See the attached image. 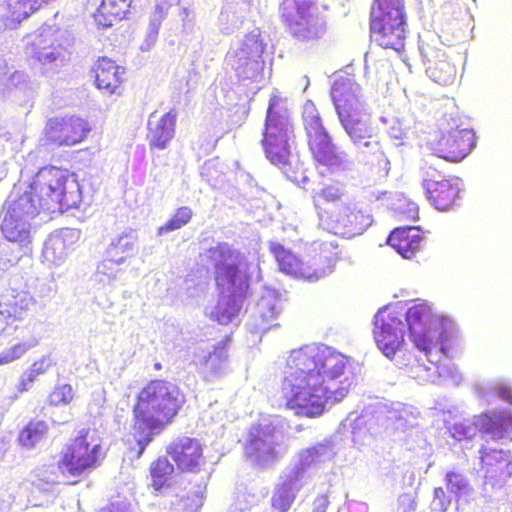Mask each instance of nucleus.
Listing matches in <instances>:
<instances>
[{"mask_svg": "<svg viewBox=\"0 0 512 512\" xmlns=\"http://www.w3.org/2000/svg\"><path fill=\"white\" fill-rule=\"evenodd\" d=\"M159 29L158 27L148 25L145 39L140 46L142 51H149L155 45L158 39Z\"/></svg>", "mask_w": 512, "mask_h": 512, "instance_id": "obj_58", "label": "nucleus"}, {"mask_svg": "<svg viewBox=\"0 0 512 512\" xmlns=\"http://www.w3.org/2000/svg\"><path fill=\"white\" fill-rule=\"evenodd\" d=\"M168 454L181 471L195 472L202 461V446L197 439L183 437L172 442Z\"/></svg>", "mask_w": 512, "mask_h": 512, "instance_id": "obj_28", "label": "nucleus"}, {"mask_svg": "<svg viewBox=\"0 0 512 512\" xmlns=\"http://www.w3.org/2000/svg\"><path fill=\"white\" fill-rule=\"evenodd\" d=\"M174 471V466L166 457H160L151 464L150 473L152 486L159 491Z\"/></svg>", "mask_w": 512, "mask_h": 512, "instance_id": "obj_41", "label": "nucleus"}, {"mask_svg": "<svg viewBox=\"0 0 512 512\" xmlns=\"http://www.w3.org/2000/svg\"><path fill=\"white\" fill-rule=\"evenodd\" d=\"M450 436L458 442L469 443L479 432L491 440L505 436L512 440V412L510 410L492 411L481 414L474 420L463 419L448 427Z\"/></svg>", "mask_w": 512, "mask_h": 512, "instance_id": "obj_11", "label": "nucleus"}, {"mask_svg": "<svg viewBox=\"0 0 512 512\" xmlns=\"http://www.w3.org/2000/svg\"><path fill=\"white\" fill-rule=\"evenodd\" d=\"M262 135L261 143L266 158L279 167L291 182L305 186L309 179L292 154L295 134L290 112L285 101L277 95L269 100Z\"/></svg>", "mask_w": 512, "mask_h": 512, "instance_id": "obj_6", "label": "nucleus"}, {"mask_svg": "<svg viewBox=\"0 0 512 512\" xmlns=\"http://www.w3.org/2000/svg\"><path fill=\"white\" fill-rule=\"evenodd\" d=\"M51 364L52 362L48 357H43L41 360L34 362L30 370L27 372V380L35 381L39 375L44 374L49 369Z\"/></svg>", "mask_w": 512, "mask_h": 512, "instance_id": "obj_53", "label": "nucleus"}, {"mask_svg": "<svg viewBox=\"0 0 512 512\" xmlns=\"http://www.w3.org/2000/svg\"><path fill=\"white\" fill-rule=\"evenodd\" d=\"M47 0H0V18H5L9 23L5 25L14 28L33 12L38 10Z\"/></svg>", "mask_w": 512, "mask_h": 512, "instance_id": "obj_33", "label": "nucleus"}, {"mask_svg": "<svg viewBox=\"0 0 512 512\" xmlns=\"http://www.w3.org/2000/svg\"><path fill=\"white\" fill-rule=\"evenodd\" d=\"M29 188L34 190L44 210L50 213L74 208L81 199L76 179L67 170L55 166L41 168Z\"/></svg>", "mask_w": 512, "mask_h": 512, "instance_id": "obj_7", "label": "nucleus"}, {"mask_svg": "<svg viewBox=\"0 0 512 512\" xmlns=\"http://www.w3.org/2000/svg\"><path fill=\"white\" fill-rule=\"evenodd\" d=\"M367 424L369 425L368 431L371 434H373V432H371V430H372V419L367 420L366 419V415H361L360 417H358L355 420L354 425L352 427V434H353L354 441H357L358 439L362 438L361 426L362 425H367Z\"/></svg>", "mask_w": 512, "mask_h": 512, "instance_id": "obj_59", "label": "nucleus"}, {"mask_svg": "<svg viewBox=\"0 0 512 512\" xmlns=\"http://www.w3.org/2000/svg\"><path fill=\"white\" fill-rule=\"evenodd\" d=\"M307 483L302 480V476L288 469H284L279 477V482L275 485L271 497L273 509L279 512H288L294 503L297 494Z\"/></svg>", "mask_w": 512, "mask_h": 512, "instance_id": "obj_26", "label": "nucleus"}, {"mask_svg": "<svg viewBox=\"0 0 512 512\" xmlns=\"http://www.w3.org/2000/svg\"><path fill=\"white\" fill-rule=\"evenodd\" d=\"M327 495H320L313 501V512H326L329 506Z\"/></svg>", "mask_w": 512, "mask_h": 512, "instance_id": "obj_61", "label": "nucleus"}, {"mask_svg": "<svg viewBox=\"0 0 512 512\" xmlns=\"http://www.w3.org/2000/svg\"><path fill=\"white\" fill-rule=\"evenodd\" d=\"M74 390L69 384H58L49 394L48 400L51 405H67L74 398Z\"/></svg>", "mask_w": 512, "mask_h": 512, "instance_id": "obj_46", "label": "nucleus"}, {"mask_svg": "<svg viewBox=\"0 0 512 512\" xmlns=\"http://www.w3.org/2000/svg\"><path fill=\"white\" fill-rule=\"evenodd\" d=\"M302 117L306 134L324 126L315 104L310 100L303 106Z\"/></svg>", "mask_w": 512, "mask_h": 512, "instance_id": "obj_45", "label": "nucleus"}, {"mask_svg": "<svg viewBox=\"0 0 512 512\" xmlns=\"http://www.w3.org/2000/svg\"><path fill=\"white\" fill-rule=\"evenodd\" d=\"M269 250L274 256L280 271L297 279L316 282L330 275L335 267L334 257L327 258V265L315 268L313 265L301 262L295 254L278 242H269Z\"/></svg>", "mask_w": 512, "mask_h": 512, "instance_id": "obj_18", "label": "nucleus"}, {"mask_svg": "<svg viewBox=\"0 0 512 512\" xmlns=\"http://www.w3.org/2000/svg\"><path fill=\"white\" fill-rule=\"evenodd\" d=\"M184 402L180 389L165 380H153L141 390L133 409L137 458L141 457L153 437L161 432L164 424L176 416Z\"/></svg>", "mask_w": 512, "mask_h": 512, "instance_id": "obj_5", "label": "nucleus"}, {"mask_svg": "<svg viewBox=\"0 0 512 512\" xmlns=\"http://www.w3.org/2000/svg\"><path fill=\"white\" fill-rule=\"evenodd\" d=\"M56 234L69 248L81 237V231L76 228H63L59 232H56Z\"/></svg>", "mask_w": 512, "mask_h": 512, "instance_id": "obj_54", "label": "nucleus"}, {"mask_svg": "<svg viewBox=\"0 0 512 512\" xmlns=\"http://www.w3.org/2000/svg\"><path fill=\"white\" fill-rule=\"evenodd\" d=\"M101 512H132L131 503L121 496H116Z\"/></svg>", "mask_w": 512, "mask_h": 512, "instance_id": "obj_52", "label": "nucleus"}, {"mask_svg": "<svg viewBox=\"0 0 512 512\" xmlns=\"http://www.w3.org/2000/svg\"><path fill=\"white\" fill-rule=\"evenodd\" d=\"M419 52L426 74L432 81L444 86L453 83L456 77V68L448 60L444 50L432 42L421 41Z\"/></svg>", "mask_w": 512, "mask_h": 512, "instance_id": "obj_23", "label": "nucleus"}, {"mask_svg": "<svg viewBox=\"0 0 512 512\" xmlns=\"http://www.w3.org/2000/svg\"><path fill=\"white\" fill-rule=\"evenodd\" d=\"M38 344L36 339H30L28 342L18 343L13 347L9 348V352L11 356L14 357L15 360L21 358L28 350L32 347H35Z\"/></svg>", "mask_w": 512, "mask_h": 512, "instance_id": "obj_56", "label": "nucleus"}, {"mask_svg": "<svg viewBox=\"0 0 512 512\" xmlns=\"http://www.w3.org/2000/svg\"><path fill=\"white\" fill-rule=\"evenodd\" d=\"M406 320L409 339L415 348L424 353L429 365L422 359H415L413 363L403 360L404 364L400 367L406 366L409 376L419 383H435L448 376L453 382H460L462 377L456 369L439 365L443 344L438 350V341L447 338L452 330V320L434 313L427 302L410 306L406 311Z\"/></svg>", "mask_w": 512, "mask_h": 512, "instance_id": "obj_4", "label": "nucleus"}, {"mask_svg": "<svg viewBox=\"0 0 512 512\" xmlns=\"http://www.w3.org/2000/svg\"><path fill=\"white\" fill-rule=\"evenodd\" d=\"M335 455L334 445L331 440L324 439L308 448L302 449L297 454V460L294 464L286 467L302 476V480L308 483L310 472L319 464L331 460Z\"/></svg>", "mask_w": 512, "mask_h": 512, "instance_id": "obj_25", "label": "nucleus"}, {"mask_svg": "<svg viewBox=\"0 0 512 512\" xmlns=\"http://www.w3.org/2000/svg\"><path fill=\"white\" fill-rule=\"evenodd\" d=\"M406 28L404 0H374L370 13L372 41L399 52L405 46Z\"/></svg>", "mask_w": 512, "mask_h": 512, "instance_id": "obj_8", "label": "nucleus"}, {"mask_svg": "<svg viewBox=\"0 0 512 512\" xmlns=\"http://www.w3.org/2000/svg\"><path fill=\"white\" fill-rule=\"evenodd\" d=\"M260 299L253 308L247 321V328L253 334H264L277 327V317L282 311V301L275 289L261 285Z\"/></svg>", "mask_w": 512, "mask_h": 512, "instance_id": "obj_22", "label": "nucleus"}, {"mask_svg": "<svg viewBox=\"0 0 512 512\" xmlns=\"http://www.w3.org/2000/svg\"><path fill=\"white\" fill-rule=\"evenodd\" d=\"M138 251V233L132 228H125L121 233L114 235L106 246V254L117 264H123L129 257Z\"/></svg>", "mask_w": 512, "mask_h": 512, "instance_id": "obj_32", "label": "nucleus"}, {"mask_svg": "<svg viewBox=\"0 0 512 512\" xmlns=\"http://www.w3.org/2000/svg\"><path fill=\"white\" fill-rule=\"evenodd\" d=\"M20 256L13 252V248L8 243L0 244V270L4 271L16 264Z\"/></svg>", "mask_w": 512, "mask_h": 512, "instance_id": "obj_48", "label": "nucleus"}, {"mask_svg": "<svg viewBox=\"0 0 512 512\" xmlns=\"http://www.w3.org/2000/svg\"><path fill=\"white\" fill-rule=\"evenodd\" d=\"M170 7L171 5L166 2L158 3L150 16L149 25L160 28L161 23L167 16Z\"/></svg>", "mask_w": 512, "mask_h": 512, "instance_id": "obj_51", "label": "nucleus"}, {"mask_svg": "<svg viewBox=\"0 0 512 512\" xmlns=\"http://www.w3.org/2000/svg\"><path fill=\"white\" fill-rule=\"evenodd\" d=\"M30 228L29 220L5 212L1 223V231L8 242L18 243L21 248L28 250L31 238Z\"/></svg>", "mask_w": 512, "mask_h": 512, "instance_id": "obj_34", "label": "nucleus"}, {"mask_svg": "<svg viewBox=\"0 0 512 512\" xmlns=\"http://www.w3.org/2000/svg\"><path fill=\"white\" fill-rule=\"evenodd\" d=\"M100 452L101 443L96 431L81 429L64 452L59 469L63 474L79 477L97 466Z\"/></svg>", "mask_w": 512, "mask_h": 512, "instance_id": "obj_13", "label": "nucleus"}, {"mask_svg": "<svg viewBox=\"0 0 512 512\" xmlns=\"http://www.w3.org/2000/svg\"><path fill=\"white\" fill-rule=\"evenodd\" d=\"M395 211L399 213L404 219L415 221L418 219L419 207L415 202L405 201L399 204Z\"/></svg>", "mask_w": 512, "mask_h": 512, "instance_id": "obj_50", "label": "nucleus"}, {"mask_svg": "<svg viewBox=\"0 0 512 512\" xmlns=\"http://www.w3.org/2000/svg\"><path fill=\"white\" fill-rule=\"evenodd\" d=\"M285 452L283 433L275 424L263 419L250 428L245 454L252 463L267 467L281 458Z\"/></svg>", "mask_w": 512, "mask_h": 512, "instance_id": "obj_12", "label": "nucleus"}, {"mask_svg": "<svg viewBox=\"0 0 512 512\" xmlns=\"http://www.w3.org/2000/svg\"><path fill=\"white\" fill-rule=\"evenodd\" d=\"M451 504V498L446 495L443 488L434 489V497L431 501V509L435 512H446Z\"/></svg>", "mask_w": 512, "mask_h": 512, "instance_id": "obj_49", "label": "nucleus"}, {"mask_svg": "<svg viewBox=\"0 0 512 512\" xmlns=\"http://www.w3.org/2000/svg\"><path fill=\"white\" fill-rule=\"evenodd\" d=\"M131 3L132 0H102L93 14L96 24L102 28L113 26L114 22L125 18Z\"/></svg>", "mask_w": 512, "mask_h": 512, "instance_id": "obj_37", "label": "nucleus"}, {"mask_svg": "<svg viewBox=\"0 0 512 512\" xmlns=\"http://www.w3.org/2000/svg\"><path fill=\"white\" fill-rule=\"evenodd\" d=\"M47 424L44 421H31L19 434V443L27 448H32L47 432Z\"/></svg>", "mask_w": 512, "mask_h": 512, "instance_id": "obj_42", "label": "nucleus"}, {"mask_svg": "<svg viewBox=\"0 0 512 512\" xmlns=\"http://www.w3.org/2000/svg\"><path fill=\"white\" fill-rule=\"evenodd\" d=\"M489 390L502 400L512 404V389L505 383H499L489 387Z\"/></svg>", "mask_w": 512, "mask_h": 512, "instance_id": "obj_57", "label": "nucleus"}, {"mask_svg": "<svg viewBox=\"0 0 512 512\" xmlns=\"http://www.w3.org/2000/svg\"><path fill=\"white\" fill-rule=\"evenodd\" d=\"M27 78L28 76L25 72L7 68L6 71L0 74V83L7 88L17 87L20 84H24Z\"/></svg>", "mask_w": 512, "mask_h": 512, "instance_id": "obj_47", "label": "nucleus"}, {"mask_svg": "<svg viewBox=\"0 0 512 512\" xmlns=\"http://www.w3.org/2000/svg\"><path fill=\"white\" fill-rule=\"evenodd\" d=\"M6 212L16 216H20L31 221L40 211H45L39 198L36 197L34 190L28 187L23 194L19 196L10 195L7 200Z\"/></svg>", "mask_w": 512, "mask_h": 512, "instance_id": "obj_35", "label": "nucleus"}, {"mask_svg": "<svg viewBox=\"0 0 512 512\" xmlns=\"http://www.w3.org/2000/svg\"><path fill=\"white\" fill-rule=\"evenodd\" d=\"M215 269L220 290L217 303L206 308V315L220 325L232 323L240 314L246 298L261 281V269L227 243H218L204 253Z\"/></svg>", "mask_w": 512, "mask_h": 512, "instance_id": "obj_3", "label": "nucleus"}, {"mask_svg": "<svg viewBox=\"0 0 512 512\" xmlns=\"http://www.w3.org/2000/svg\"><path fill=\"white\" fill-rule=\"evenodd\" d=\"M178 16L182 24H184L187 20H194L193 12L186 7L180 9Z\"/></svg>", "mask_w": 512, "mask_h": 512, "instance_id": "obj_64", "label": "nucleus"}, {"mask_svg": "<svg viewBox=\"0 0 512 512\" xmlns=\"http://www.w3.org/2000/svg\"><path fill=\"white\" fill-rule=\"evenodd\" d=\"M407 414V410L406 409H402L398 416H396V413H392V415L389 417V419H392V418H395L396 420V428L399 429V428H406V427H412L413 424L412 423H408L407 421H405V423L403 422L404 421V416Z\"/></svg>", "mask_w": 512, "mask_h": 512, "instance_id": "obj_62", "label": "nucleus"}, {"mask_svg": "<svg viewBox=\"0 0 512 512\" xmlns=\"http://www.w3.org/2000/svg\"><path fill=\"white\" fill-rule=\"evenodd\" d=\"M266 38L259 28H255L243 39L232 43L226 55V63L239 80L258 81L262 78Z\"/></svg>", "mask_w": 512, "mask_h": 512, "instance_id": "obj_10", "label": "nucleus"}, {"mask_svg": "<svg viewBox=\"0 0 512 512\" xmlns=\"http://www.w3.org/2000/svg\"><path fill=\"white\" fill-rule=\"evenodd\" d=\"M475 145V134L471 129H454L430 142L433 154L450 162L462 161Z\"/></svg>", "mask_w": 512, "mask_h": 512, "instance_id": "obj_21", "label": "nucleus"}, {"mask_svg": "<svg viewBox=\"0 0 512 512\" xmlns=\"http://www.w3.org/2000/svg\"><path fill=\"white\" fill-rule=\"evenodd\" d=\"M73 41L67 30L43 28L28 43L26 54L38 63L43 74L54 75L70 60Z\"/></svg>", "mask_w": 512, "mask_h": 512, "instance_id": "obj_9", "label": "nucleus"}, {"mask_svg": "<svg viewBox=\"0 0 512 512\" xmlns=\"http://www.w3.org/2000/svg\"><path fill=\"white\" fill-rule=\"evenodd\" d=\"M280 16L292 36L299 41L317 40L326 32L325 17L318 11L315 1L310 5L298 6L290 16Z\"/></svg>", "mask_w": 512, "mask_h": 512, "instance_id": "obj_20", "label": "nucleus"}, {"mask_svg": "<svg viewBox=\"0 0 512 512\" xmlns=\"http://www.w3.org/2000/svg\"><path fill=\"white\" fill-rule=\"evenodd\" d=\"M119 69L113 60L107 57L99 58L93 66L97 88L113 94L121 82Z\"/></svg>", "mask_w": 512, "mask_h": 512, "instance_id": "obj_36", "label": "nucleus"}, {"mask_svg": "<svg viewBox=\"0 0 512 512\" xmlns=\"http://www.w3.org/2000/svg\"><path fill=\"white\" fill-rule=\"evenodd\" d=\"M90 131L88 123L77 116L50 118L43 130L42 146L58 148L73 146L83 141Z\"/></svg>", "mask_w": 512, "mask_h": 512, "instance_id": "obj_16", "label": "nucleus"}, {"mask_svg": "<svg viewBox=\"0 0 512 512\" xmlns=\"http://www.w3.org/2000/svg\"><path fill=\"white\" fill-rule=\"evenodd\" d=\"M195 32V21L187 20L184 24H182L181 33L185 36L193 35Z\"/></svg>", "mask_w": 512, "mask_h": 512, "instance_id": "obj_63", "label": "nucleus"}, {"mask_svg": "<svg viewBox=\"0 0 512 512\" xmlns=\"http://www.w3.org/2000/svg\"><path fill=\"white\" fill-rule=\"evenodd\" d=\"M244 15L235 9L232 4L224 6L218 18V26L223 34L234 33L243 23Z\"/></svg>", "mask_w": 512, "mask_h": 512, "instance_id": "obj_39", "label": "nucleus"}, {"mask_svg": "<svg viewBox=\"0 0 512 512\" xmlns=\"http://www.w3.org/2000/svg\"><path fill=\"white\" fill-rule=\"evenodd\" d=\"M405 329L407 320L390 312V306L378 310L374 316V339L378 349L397 366L403 363L402 354L405 346Z\"/></svg>", "mask_w": 512, "mask_h": 512, "instance_id": "obj_14", "label": "nucleus"}, {"mask_svg": "<svg viewBox=\"0 0 512 512\" xmlns=\"http://www.w3.org/2000/svg\"><path fill=\"white\" fill-rule=\"evenodd\" d=\"M445 481L448 491L455 498L457 510L463 509V505L468 504L474 498V489L462 472H447Z\"/></svg>", "mask_w": 512, "mask_h": 512, "instance_id": "obj_38", "label": "nucleus"}, {"mask_svg": "<svg viewBox=\"0 0 512 512\" xmlns=\"http://www.w3.org/2000/svg\"><path fill=\"white\" fill-rule=\"evenodd\" d=\"M309 149L314 159L332 173L351 171L354 167L347 152L339 150L332 136L323 126L307 133Z\"/></svg>", "mask_w": 512, "mask_h": 512, "instance_id": "obj_15", "label": "nucleus"}, {"mask_svg": "<svg viewBox=\"0 0 512 512\" xmlns=\"http://www.w3.org/2000/svg\"><path fill=\"white\" fill-rule=\"evenodd\" d=\"M176 120L177 112L173 109L162 116H157L156 112L150 114L147 139L151 148L163 150L169 145L175 135Z\"/></svg>", "mask_w": 512, "mask_h": 512, "instance_id": "obj_29", "label": "nucleus"}, {"mask_svg": "<svg viewBox=\"0 0 512 512\" xmlns=\"http://www.w3.org/2000/svg\"><path fill=\"white\" fill-rule=\"evenodd\" d=\"M428 200L439 211L451 209L459 194V188L445 179L437 170L429 168L422 181Z\"/></svg>", "mask_w": 512, "mask_h": 512, "instance_id": "obj_24", "label": "nucleus"}, {"mask_svg": "<svg viewBox=\"0 0 512 512\" xmlns=\"http://www.w3.org/2000/svg\"><path fill=\"white\" fill-rule=\"evenodd\" d=\"M322 196L327 201H335L341 198L342 191L334 186H328L322 189Z\"/></svg>", "mask_w": 512, "mask_h": 512, "instance_id": "obj_60", "label": "nucleus"}, {"mask_svg": "<svg viewBox=\"0 0 512 512\" xmlns=\"http://www.w3.org/2000/svg\"><path fill=\"white\" fill-rule=\"evenodd\" d=\"M228 339L212 346H198L192 356V364L207 382H214L229 372Z\"/></svg>", "mask_w": 512, "mask_h": 512, "instance_id": "obj_19", "label": "nucleus"}, {"mask_svg": "<svg viewBox=\"0 0 512 512\" xmlns=\"http://www.w3.org/2000/svg\"><path fill=\"white\" fill-rule=\"evenodd\" d=\"M182 503L183 507L186 508L188 512H198L203 505V495L195 491L191 495H188Z\"/></svg>", "mask_w": 512, "mask_h": 512, "instance_id": "obj_55", "label": "nucleus"}, {"mask_svg": "<svg viewBox=\"0 0 512 512\" xmlns=\"http://www.w3.org/2000/svg\"><path fill=\"white\" fill-rule=\"evenodd\" d=\"M387 242L403 258L410 259L420 250L423 237L419 227H398L390 233Z\"/></svg>", "mask_w": 512, "mask_h": 512, "instance_id": "obj_31", "label": "nucleus"}, {"mask_svg": "<svg viewBox=\"0 0 512 512\" xmlns=\"http://www.w3.org/2000/svg\"><path fill=\"white\" fill-rule=\"evenodd\" d=\"M479 454L481 470L484 473V490L488 492L489 487L492 490L502 488L506 481L512 477V456L510 451L491 446L487 443L482 445Z\"/></svg>", "mask_w": 512, "mask_h": 512, "instance_id": "obj_17", "label": "nucleus"}, {"mask_svg": "<svg viewBox=\"0 0 512 512\" xmlns=\"http://www.w3.org/2000/svg\"><path fill=\"white\" fill-rule=\"evenodd\" d=\"M69 247L54 233L45 242L44 255L52 261H62L68 253Z\"/></svg>", "mask_w": 512, "mask_h": 512, "instance_id": "obj_43", "label": "nucleus"}, {"mask_svg": "<svg viewBox=\"0 0 512 512\" xmlns=\"http://www.w3.org/2000/svg\"><path fill=\"white\" fill-rule=\"evenodd\" d=\"M34 306V298L26 291L8 288L0 295V315L6 319L22 320Z\"/></svg>", "mask_w": 512, "mask_h": 512, "instance_id": "obj_30", "label": "nucleus"}, {"mask_svg": "<svg viewBox=\"0 0 512 512\" xmlns=\"http://www.w3.org/2000/svg\"><path fill=\"white\" fill-rule=\"evenodd\" d=\"M339 122L349 138L358 163L387 175L390 161L383 150L371 115L354 76L336 75L330 91Z\"/></svg>", "mask_w": 512, "mask_h": 512, "instance_id": "obj_2", "label": "nucleus"}, {"mask_svg": "<svg viewBox=\"0 0 512 512\" xmlns=\"http://www.w3.org/2000/svg\"><path fill=\"white\" fill-rule=\"evenodd\" d=\"M117 262L108 257L100 262L93 275L94 281L102 285H112L119 280L121 269L117 268Z\"/></svg>", "mask_w": 512, "mask_h": 512, "instance_id": "obj_40", "label": "nucleus"}, {"mask_svg": "<svg viewBox=\"0 0 512 512\" xmlns=\"http://www.w3.org/2000/svg\"><path fill=\"white\" fill-rule=\"evenodd\" d=\"M354 380L349 357L324 344L305 345L287 359L282 393L296 414L317 417L346 397Z\"/></svg>", "mask_w": 512, "mask_h": 512, "instance_id": "obj_1", "label": "nucleus"}, {"mask_svg": "<svg viewBox=\"0 0 512 512\" xmlns=\"http://www.w3.org/2000/svg\"><path fill=\"white\" fill-rule=\"evenodd\" d=\"M191 217L192 210L189 207H180L171 219H169L163 226L159 227L158 234L163 235L180 229L191 220Z\"/></svg>", "mask_w": 512, "mask_h": 512, "instance_id": "obj_44", "label": "nucleus"}, {"mask_svg": "<svg viewBox=\"0 0 512 512\" xmlns=\"http://www.w3.org/2000/svg\"><path fill=\"white\" fill-rule=\"evenodd\" d=\"M333 217L335 229L347 235L362 234L373 222L371 214L356 203L342 205Z\"/></svg>", "mask_w": 512, "mask_h": 512, "instance_id": "obj_27", "label": "nucleus"}]
</instances>
